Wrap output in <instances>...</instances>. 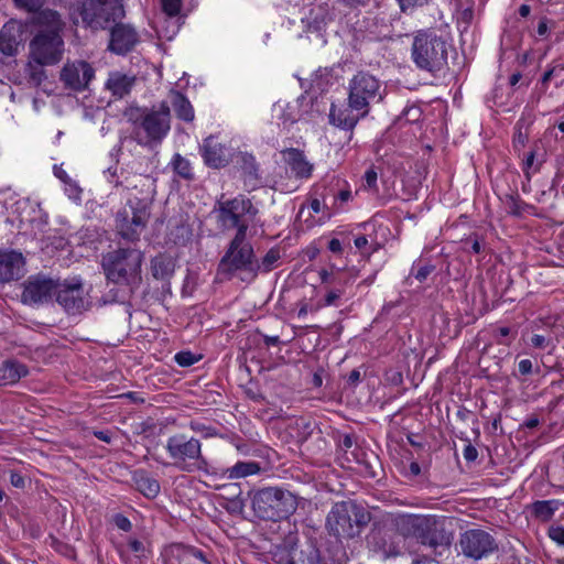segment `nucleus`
<instances>
[{
    "mask_svg": "<svg viewBox=\"0 0 564 564\" xmlns=\"http://www.w3.org/2000/svg\"><path fill=\"white\" fill-rule=\"evenodd\" d=\"M283 159L297 177L307 178L311 176L313 165L305 159L301 151L289 149L283 152Z\"/></svg>",
    "mask_w": 564,
    "mask_h": 564,
    "instance_id": "obj_21",
    "label": "nucleus"
},
{
    "mask_svg": "<svg viewBox=\"0 0 564 564\" xmlns=\"http://www.w3.org/2000/svg\"><path fill=\"white\" fill-rule=\"evenodd\" d=\"M163 11L170 17H176L182 9V0H161Z\"/></svg>",
    "mask_w": 564,
    "mask_h": 564,
    "instance_id": "obj_38",
    "label": "nucleus"
},
{
    "mask_svg": "<svg viewBox=\"0 0 564 564\" xmlns=\"http://www.w3.org/2000/svg\"><path fill=\"white\" fill-rule=\"evenodd\" d=\"M531 344L535 347V348H544L545 345H546V339L544 336L542 335H539V334H535L532 336L531 338Z\"/></svg>",
    "mask_w": 564,
    "mask_h": 564,
    "instance_id": "obj_53",
    "label": "nucleus"
},
{
    "mask_svg": "<svg viewBox=\"0 0 564 564\" xmlns=\"http://www.w3.org/2000/svg\"><path fill=\"white\" fill-rule=\"evenodd\" d=\"M528 141H529L528 128H524L523 123L521 121H519L516 124L513 139H512V148L519 156H521Z\"/></svg>",
    "mask_w": 564,
    "mask_h": 564,
    "instance_id": "obj_29",
    "label": "nucleus"
},
{
    "mask_svg": "<svg viewBox=\"0 0 564 564\" xmlns=\"http://www.w3.org/2000/svg\"><path fill=\"white\" fill-rule=\"evenodd\" d=\"M149 197L130 198L127 207L117 214V228L122 238L135 240L143 232L150 218Z\"/></svg>",
    "mask_w": 564,
    "mask_h": 564,
    "instance_id": "obj_11",
    "label": "nucleus"
},
{
    "mask_svg": "<svg viewBox=\"0 0 564 564\" xmlns=\"http://www.w3.org/2000/svg\"><path fill=\"white\" fill-rule=\"evenodd\" d=\"M123 15L119 0H87L72 12L75 24L83 23L90 29H105L110 21Z\"/></svg>",
    "mask_w": 564,
    "mask_h": 564,
    "instance_id": "obj_7",
    "label": "nucleus"
},
{
    "mask_svg": "<svg viewBox=\"0 0 564 564\" xmlns=\"http://www.w3.org/2000/svg\"><path fill=\"white\" fill-rule=\"evenodd\" d=\"M279 259V253L274 250H270L262 259V263L260 268L264 271H270L272 269L273 263H275Z\"/></svg>",
    "mask_w": 564,
    "mask_h": 564,
    "instance_id": "obj_44",
    "label": "nucleus"
},
{
    "mask_svg": "<svg viewBox=\"0 0 564 564\" xmlns=\"http://www.w3.org/2000/svg\"><path fill=\"white\" fill-rule=\"evenodd\" d=\"M26 373L28 370L24 365L17 361H7L0 367V386L13 384Z\"/></svg>",
    "mask_w": 564,
    "mask_h": 564,
    "instance_id": "obj_24",
    "label": "nucleus"
},
{
    "mask_svg": "<svg viewBox=\"0 0 564 564\" xmlns=\"http://www.w3.org/2000/svg\"><path fill=\"white\" fill-rule=\"evenodd\" d=\"M328 248L332 252H340L341 251V243L338 239H332L329 241Z\"/></svg>",
    "mask_w": 564,
    "mask_h": 564,
    "instance_id": "obj_59",
    "label": "nucleus"
},
{
    "mask_svg": "<svg viewBox=\"0 0 564 564\" xmlns=\"http://www.w3.org/2000/svg\"><path fill=\"white\" fill-rule=\"evenodd\" d=\"M364 117L365 116H361L360 112H356L349 107L347 109H343L332 105L329 110L330 123L346 130L354 129L358 121Z\"/></svg>",
    "mask_w": 564,
    "mask_h": 564,
    "instance_id": "obj_22",
    "label": "nucleus"
},
{
    "mask_svg": "<svg viewBox=\"0 0 564 564\" xmlns=\"http://www.w3.org/2000/svg\"><path fill=\"white\" fill-rule=\"evenodd\" d=\"M175 550L183 557L184 561L189 562L192 558H194V560H199L203 563H207L205 556L198 550L184 547V546H176Z\"/></svg>",
    "mask_w": 564,
    "mask_h": 564,
    "instance_id": "obj_34",
    "label": "nucleus"
},
{
    "mask_svg": "<svg viewBox=\"0 0 564 564\" xmlns=\"http://www.w3.org/2000/svg\"><path fill=\"white\" fill-rule=\"evenodd\" d=\"M138 42V34L133 28L117 24L111 31L109 48L117 54H124L133 48Z\"/></svg>",
    "mask_w": 564,
    "mask_h": 564,
    "instance_id": "obj_20",
    "label": "nucleus"
},
{
    "mask_svg": "<svg viewBox=\"0 0 564 564\" xmlns=\"http://www.w3.org/2000/svg\"><path fill=\"white\" fill-rule=\"evenodd\" d=\"M296 508L294 496L289 491L276 488H265L254 494L252 509L258 517L264 520H280L286 518Z\"/></svg>",
    "mask_w": 564,
    "mask_h": 564,
    "instance_id": "obj_9",
    "label": "nucleus"
},
{
    "mask_svg": "<svg viewBox=\"0 0 564 564\" xmlns=\"http://www.w3.org/2000/svg\"><path fill=\"white\" fill-rule=\"evenodd\" d=\"M24 258L14 250L0 249V282H11L24 275Z\"/></svg>",
    "mask_w": 564,
    "mask_h": 564,
    "instance_id": "obj_18",
    "label": "nucleus"
},
{
    "mask_svg": "<svg viewBox=\"0 0 564 564\" xmlns=\"http://www.w3.org/2000/svg\"><path fill=\"white\" fill-rule=\"evenodd\" d=\"M341 294L343 293L339 290L328 291L327 294L325 295V305H327V306L337 305V302L340 299Z\"/></svg>",
    "mask_w": 564,
    "mask_h": 564,
    "instance_id": "obj_46",
    "label": "nucleus"
},
{
    "mask_svg": "<svg viewBox=\"0 0 564 564\" xmlns=\"http://www.w3.org/2000/svg\"><path fill=\"white\" fill-rule=\"evenodd\" d=\"M53 172H54V175L61 180L63 183H66L68 182L69 180H72L67 172L61 166V165H54L53 167Z\"/></svg>",
    "mask_w": 564,
    "mask_h": 564,
    "instance_id": "obj_51",
    "label": "nucleus"
},
{
    "mask_svg": "<svg viewBox=\"0 0 564 564\" xmlns=\"http://www.w3.org/2000/svg\"><path fill=\"white\" fill-rule=\"evenodd\" d=\"M260 471V466L256 462H238L232 467L227 468L225 475L228 479H239L256 475Z\"/></svg>",
    "mask_w": 564,
    "mask_h": 564,
    "instance_id": "obj_26",
    "label": "nucleus"
},
{
    "mask_svg": "<svg viewBox=\"0 0 564 564\" xmlns=\"http://www.w3.org/2000/svg\"><path fill=\"white\" fill-rule=\"evenodd\" d=\"M10 482L15 488H23L25 486L24 477L14 471H12L10 475Z\"/></svg>",
    "mask_w": 564,
    "mask_h": 564,
    "instance_id": "obj_50",
    "label": "nucleus"
},
{
    "mask_svg": "<svg viewBox=\"0 0 564 564\" xmlns=\"http://www.w3.org/2000/svg\"><path fill=\"white\" fill-rule=\"evenodd\" d=\"M341 202H348L351 198V192L349 189H343L337 196Z\"/></svg>",
    "mask_w": 564,
    "mask_h": 564,
    "instance_id": "obj_60",
    "label": "nucleus"
},
{
    "mask_svg": "<svg viewBox=\"0 0 564 564\" xmlns=\"http://www.w3.org/2000/svg\"><path fill=\"white\" fill-rule=\"evenodd\" d=\"M286 564H318L317 557L314 553L304 554L300 552L299 554H294Z\"/></svg>",
    "mask_w": 564,
    "mask_h": 564,
    "instance_id": "obj_37",
    "label": "nucleus"
},
{
    "mask_svg": "<svg viewBox=\"0 0 564 564\" xmlns=\"http://www.w3.org/2000/svg\"><path fill=\"white\" fill-rule=\"evenodd\" d=\"M139 490L149 498H154L160 491V485L156 480L142 477L138 480Z\"/></svg>",
    "mask_w": 564,
    "mask_h": 564,
    "instance_id": "obj_33",
    "label": "nucleus"
},
{
    "mask_svg": "<svg viewBox=\"0 0 564 564\" xmlns=\"http://www.w3.org/2000/svg\"><path fill=\"white\" fill-rule=\"evenodd\" d=\"M557 508L558 502L556 500H541L532 506L534 516L543 521L550 520Z\"/></svg>",
    "mask_w": 564,
    "mask_h": 564,
    "instance_id": "obj_28",
    "label": "nucleus"
},
{
    "mask_svg": "<svg viewBox=\"0 0 564 564\" xmlns=\"http://www.w3.org/2000/svg\"><path fill=\"white\" fill-rule=\"evenodd\" d=\"M41 18L48 24V30L40 31L30 42V57L40 66L54 65L64 53V42L59 35L61 17L55 11L46 10Z\"/></svg>",
    "mask_w": 564,
    "mask_h": 564,
    "instance_id": "obj_3",
    "label": "nucleus"
},
{
    "mask_svg": "<svg viewBox=\"0 0 564 564\" xmlns=\"http://www.w3.org/2000/svg\"><path fill=\"white\" fill-rule=\"evenodd\" d=\"M246 236H235L228 251L219 263V269L228 274H237L241 281H252L260 270L253 259V250Z\"/></svg>",
    "mask_w": 564,
    "mask_h": 564,
    "instance_id": "obj_6",
    "label": "nucleus"
},
{
    "mask_svg": "<svg viewBox=\"0 0 564 564\" xmlns=\"http://www.w3.org/2000/svg\"><path fill=\"white\" fill-rule=\"evenodd\" d=\"M165 449L173 466L186 473L206 470L208 463L202 453V444L197 438L185 434H175L166 440Z\"/></svg>",
    "mask_w": 564,
    "mask_h": 564,
    "instance_id": "obj_5",
    "label": "nucleus"
},
{
    "mask_svg": "<svg viewBox=\"0 0 564 564\" xmlns=\"http://www.w3.org/2000/svg\"><path fill=\"white\" fill-rule=\"evenodd\" d=\"M539 143L534 142L528 153L522 152V171L529 178L532 172H536L539 166L534 164L538 154Z\"/></svg>",
    "mask_w": 564,
    "mask_h": 564,
    "instance_id": "obj_31",
    "label": "nucleus"
},
{
    "mask_svg": "<svg viewBox=\"0 0 564 564\" xmlns=\"http://www.w3.org/2000/svg\"><path fill=\"white\" fill-rule=\"evenodd\" d=\"M308 313V306L306 304H303L300 308H299V312H297V316L300 318H303L307 315Z\"/></svg>",
    "mask_w": 564,
    "mask_h": 564,
    "instance_id": "obj_62",
    "label": "nucleus"
},
{
    "mask_svg": "<svg viewBox=\"0 0 564 564\" xmlns=\"http://www.w3.org/2000/svg\"><path fill=\"white\" fill-rule=\"evenodd\" d=\"M169 98L177 118L187 122L194 120L195 115L193 106L183 94L172 90L169 95Z\"/></svg>",
    "mask_w": 564,
    "mask_h": 564,
    "instance_id": "obj_23",
    "label": "nucleus"
},
{
    "mask_svg": "<svg viewBox=\"0 0 564 564\" xmlns=\"http://www.w3.org/2000/svg\"><path fill=\"white\" fill-rule=\"evenodd\" d=\"M377 180H378V174H377L376 170L373 167H370L366 171V173L364 175V183H362L361 187L364 189L377 192L378 191Z\"/></svg>",
    "mask_w": 564,
    "mask_h": 564,
    "instance_id": "obj_35",
    "label": "nucleus"
},
{
    "mask_svg": "<svg viewBox=\"0 0 564 564\" xmlns=\"http://www.w3.org/2000/svg\"><path fill=\"white\" fill-rule=\"evenodd\" d=\"M463 455L467 462H474L477 458L478 453L471 444H467L464 448Z\"/></svg>",
    "mask_w": 564,
    "mask_h": 564,
    "instance_id": "obj_48",
    "label": "nucleus"
},
{
    "mask_svg": "<svg viewBox=\"0 0 564 564\" xmlns=\"http://www.w3.org/2000/svg\"><path fill=\"white\" fill-rule=\"evenodd\" d=\"M359 511L351 501L336 502L326 519L328 531L337 538H352L356 534L355 524L361 521Z\"/></svg>",
    "mask_w": 564,
    "mask_h": 564,
    "instance_id": "obj_13",
    "label": "nucleus"
},
{
    "mask_svg": "<svg viewBox=\"0 0 564 564\" xmlns=\"http://www.w3.org/2000/svg\"><path fill=\"white\" fill-rule=\"evenodd\" d=\"M412 58L421 69L440 70L446 64V43L433 33L419 32L412 44Z\"/></svg>",
    "mask_w": 564,
    "mask_h": 564,
    "instance_id": "obj_10",
    "label": "nucleus"
},
{
    "mask_svg": "<svg viewBox=\"0 0 564 564\" xmlns=\"http://www.w3.org/2000/svg\"><path fill=\"white\" fill-rule=\"evenodd\" d=\"M142 260L140 250L118 249L104 256L102 269L109 281L127 285L132 293L141 283Z\"/></svg>",
    "mask_w": 564,
    "mask_h": 564,
    "instance_id": "obj_4",
    "label": "nucleus"
},
{
    "mask_svg": "<svg viewBox=\"0 0 564 564\" xmlns=\"http://www.w3.org/2000/svg\"><path fill=\"white\" fill-rule=\"evenodd\" d=\"M355 247L358 249H364L368 245V239L366 236H358L354 240Z\"/></svg>",
    "mask_w": 564,
    "mask_h": 564,
    "instance_id": "obj_57",
    "label": "nucleus"
},
{
    "mask_svg": "<svg viewBox=\"0 0 564 564\" xmlns=\"http://www.w3.org/2000/svg\"><path fill=\"white\" fill-rule=\"evenodd\" d=\"M410 470L413 475H419L421 471V468L417 463H411Z\"/></svg>",
    "mask_w": 564,
    "mask_h": 564,
    "instance_id": "obj_63",
    "label": "nucleus"
},
{
    "mask_svg": "<svg viewBox=\"0 0 564 564\" xmlns=\"http://www.w3.org/2000/svg\"><path fill=\"white\" fill-rule=\"evenodd\" d=\"M58 282L45 276H31L24 284L22 301L25 304H43L56 294Z\"/></svg>",
    "mask_w": 564,
    "mask_h": 564,
    "instance_id": "obj_17",
    "label": "nucleus"
},
{
    "mask_svg": "<svg viewBox=\"0 0 564 564\" xmlns=\"http://www.w3.org/2000/svg\"><path fill=\"white\" fill-rule=\"evenodd\" d=\"M395 532L389 534V543L384 540L383 552L387 556L401 554L405 539L413 538L421 544L436 550L448 549L453 541V532L444 517L434 514H400L394 518Z\"/></svg>",
    "mask_w": 564,
    "mask_h": 564,
    "instance_id": "obj_1",
    "label": "nucleus"
},
{
    "mask_svg": "<svg viewBox=\"0 0 564 564\" xmlns=\"http://www.w3.org/2000/svg\"><path fill=\"white\" fill-rule=\"evenodd\" d=\"M191 430L200 434L205 438L215 437L217 435V432L214 427L207 426L200 422L192 421Z\"/></svg>",
    "mask_w": 564,
    "mask_h": 564,
    "instance_id": "obj_36",
    "label": "nucleus"
},
{
    "mask_svg": "<svg viewBox=\"0 0 564 564\" xmlns=\"http://www.w3.org/2000/svg\"><path fill=\"white\" fill-rule=\"evenodd\" d=\"M384 97L380 80L368 72H358L348 84V106L351 110L367 116L370 105Z\"/></svg>",
    "mask_w": 564,
    "mask_h": 564,
    "instance_id": "obj_8",
    "label": "nucleus"
},
{
    "mask_svg": "<svg viewBox=\"0 0 564 564\" xmlns=\"http://www.w3.org/2000/svg\"><path fill=\"white\" fill-rule=\"evenodd\" d=\"M553 72H554L553 69H550V70H547V72H545V73H544V75H543V77H542V83H543V84H546L547 82H550V80H551L552 75H553Z\"/></svg>",
    "mask_w": 564,
    "mask_h": 564,
    "instance_id": "obj_64",
    "label": "nucleus"
},
{
    "mask_svg": "<svg viewBox=\"0 0 564 564\" xmlns=\"http://www.w3.org/2000/svg\"><path fill=\"white\" fill-rule=\"evenodd\" d=\"M133 78L121 73L110 74L107 80V88L112 93L113 96L122 98L128 95L132 88Z\"/></svg>",
    "mask_w": 564,
    "mask_h": 564,
    "instance_id": "obj_25",
    "label": "nucleus"
},
{
    "mask_svg": "<svg viewBox=\"0 0 564 564\" xmlns=\"http://www.w3.org/2000/svg\"><path fill=\"white\" fill-rule=\"evenodd\" d=\"M433 265H422L420 267L416 272L414 273V276L417 281L423 282L426 280V278L431 274L433 271Z\"/></svg>",
    "mask_w": 564,
    "mask_h": 564,
    "instance_id": "obj_47",
    "label": "nucleus"
},
{
    "mask_svg": "<svg viewBox=\"0 0 564 564\" xmlns=\"http://www.w3.org/2000/svg\"><path fill=\"white\" fill-rule=\"evenodd\" d=\"M263 341L267 346H275L280 343V338H279V336L264 335Z\"/></svg>",
    "mask_w": 564,
    "mask_h": 564,
    "instance_id": "obj_58",
    "label": "nucleus"
},
{
    "mask_svg": "<svg viewBox=\"0 0 564 564\" xmlns=\"http://www.w3.org/2000/svg\"><path fill=\"white\" fill-rule=\"evenodd\" d=\"M325 205L318 199V198H314L312 199L311 204H310V208L315 213V214H319L323 212Z\"/></svg>",
    "mask_w": 564,
    "mask_h": 564,
    "instance_id": "obj_54",
    "label": "nucleus"
},
{
    "mask_svg": "<svg viewBox=\"0 0 564 564\" xmlns=\"http://www.w3.org/2000/svg\"><path fill=\"white\" fill-rule=\"evenodd\" d=\"M429 0H398L402 10H405L409 7L413 6H422L426 3Z\"/></svg>",
    "mask_w": 564,
    "mask_h": 564,
    "instance_id": "obj_52",
    "label": "nucleus"
},
{
    "mask_svg": "<svg viewBox=\"0 0 564 564\" xmlns=\"http://www.w3.org/2000/svg\"><path fill=\"white\" fill-rule=\"evenodd\" d=\"M241 159L246 163V169L249 170V173H252L254 171V158L252 155L242 154Z\"/></svg>",
    "mask_w": 564,
    "mask_h": 564,
    "instance_id": "obj_55",
    "label": "nucleus"
},
{
    "mask_svg": "<svg viewBox=\"0 0 564 564\" xmlns=\"http://www.w3.org/2000/svg\"><path fill=\"white\" fill-rule=\"evenodd\" d=\"M128 550L132 552L137 557H144L147 554V547L143 542L137 539H129Z\"/></svg>",
    "mask_w": 564,
    "mask_h": 564,
    "instance_id": "obj_39",
    "label": "nucleus"
},
{
    "mask_svg": "<svg viewBox=\"0 0 564 564\" xmlns=\"http://www.w3.org/2000/svg\"><path fill=\"white\" fill-rule=\"evenodd\" d=\"M462 553L473 560H481L494 553L498 545L494 536L485 530L470 529L460 534Z\"/></svg>",
    "mask_w": 564,
    "mask_h": 564,
    "instance_id": "obj_14",
    "label": "nucleus"
},
{
    "mask_svg": "<svg viewBox=\"0 0 564 564\" xmlns=\"http://www.w3.org/2000/svg\"><path fill=\"white\" fill-rule=\"evenodd\" d=\"M151 270L155 279H165L174 271V264L170 257L161 254L152 260Z\"/></svg>",
    "mask_w": 564,
    "mask_h": 564,
    "instance_id": "obj_27",
    "label": "nucleus"
},
{
    "mask_svg": "<svg viewBox=\"0 0 564 564\" xmlns=\"http://www.w3.org/2000/svg\"><path fill=\"white\" fill-rule=\"evenodd\" d=\"M172 163H173L174 171L180 176L187 178V180L193 177L192 166L187 159L183 158L180 154H175Z\"/></svg>",
    "mask_w": 564,
    "mask_h": 564,
    "instance_id": "obj_32",
    "label": "nucleus"
},
{
    "mask_svg": "<svg viewBox=\"0 0 564 564\" xmlns=\"http://www.w3.org/2000/svg\"><path fill=\"white\" fill-rule=\"evenodd\" d=\"M218 221L225 229L237 228L236 236H246L250 221L257 214L250 199L237 196L219 204Z\"/></svg>",
    "mask_w": 564,
    "mask_h": 564,
    "instance_id": "obj_12",
    "label": "nucleus"
},
{
    "mask_svg": "<svg viewBox=\"0 0 564 564\" xmlns=\"http://www.w3.org/2000/svg\"><path fill=\"white\" fill-rule=\"evenodd\" d=\"M126 116L133 124L135 140L141 145L161 143L171 129V111L166 101L152 109L130 108Z\"/></svg>",
    "mask_w": 564,
    "mask_h": 564,
    "instance_id": "obj_2",
    "label": "nucleus"
},
{
    "mask_svg": "<svg viewBox=\"0 0 564 564\" xmlns=\"http://www.w3.org/2000/svg\"><path fill=\"white\" fill-rule=\"evenodd\" d=\"M95 76V70L89 63L85 61L67 62L61 70V82L72 90H83Z\"/></svg>",
    "mask_w": 564,
    "mask_h": 564,
    "instance_id": "obj_16",
    "label": "nucleus"
},
{
    "mask_svg": "<svg viewBox=\"0 0 564 564\" xmlns=\"http://www.w3.org/2000/svg\"><path fill=\"white\" fill-rule=\"evenodd\" d=\"M18 44L17 39L11 35L7 26H4L0 32V52L3 55L12 56L17 53Z\"/></svg>",
    "mask_w": 564,
    "mask_h": 564,
    "instance_id": "obj_30",
    "label": "nucleus"
},
{
    "mask_svg": "<svg viewBox=\"0 0 564 564\" xmlns=\"http://www.w3.org/2000/svg\"><path fill=\"white\" fill-rule=\"evenodd\" d=\"M549 31V26H547V20L546 19H542L539 24H538V34L540 36H544Z\"/></svg>",
    "mask_w": 564,
    "mask_h": 564,
    "instance_id": "obj_56",
    "label": "nucleus"
},
{
    "mask_svg": "<svg viewBox=\"0 0 564 564\" xmlns=\"http://www.w3.org/2000/svg\"><path fill=\"white\" fill-rule=\"evenodd\" d=\"M64 185H65L64 191L70 199H74V200L80 199L82 189L77 185L76 182H74L73 180H69L68 182L64 183Z\"/></svg>",
    "mask_w": 564,
    "mask_h": 564,
    "instance_id": "obj_42",
    "label": "nucleus"
},
{
    "mask_svg": "<svg viewBox=\"0 0 564 564\" xmlns=\"http://www.w3.org/2000/svg\"><path fill=\"white\" fill-rule=\"evenodd\" d=\"M549 536L558 545H564V527L552 525L549 529Z\"/></svg>",
    "mask_w": 564,
    "mask_h": 564,
    "instance_id": "obj_43",
    "label": "nucleus"
},
{
    "mask_svg": "<svg viewBox=\"0 0 564 564\" xmlns=\"http://www.w3.org/2000/svg\"><path fill=\"white\" fill-rule=\"evenodd\" d=\"M530 7L528 4H522L520 8H519V13L521 17L525 18L530 14Z\"/></svg>",
    "mask_w": 564,
    "mask_h": 564,
    "instance_id": "obj_61",
    "label": "nucleus"
},
{
    "mask_svg": "<svg viewBox=\"0 0 564 564\" xmlns=\"http://www.w3.org/2000/svg\"><path fill=\"white\" fill-rule=\"evenodd\" d=\"M55 296L57 303L69 314H79L89 307L87 292L82 280L77 278L58 282Z\"/></svg>",
    "mask_w": 564,
    "mask_h": 564,
    "instance_id": "obj_15",
    "label": "nucleus"
},
{
    "mask_svg": "<svg viewBox=\"0 0 564 564\" xmlns=\"http://www.w3.org/2000/svg\"><path fill=\"white\" fill-rule=\"evenodd\" d=\"M518 369L521 375H529L532 372L533 365L530 359H522L518 364Z\"/></svg>",
    "mask_w": 564,
    "mask_h": 564,
    "instance_id": "obj_49",
    "label": "nucleus"
},
{
    "mask_svg": "<svg viewBox=\"0 0 564 564\" xmlns=\"http://www.w3.org/2000/svg\"><path fill=\"white\" fill-rule=\"evenodd\" d=\"M113 522L118 529L126 531V532L130 531L132 528L131 521L122 514H116L113 517Z\"/></svg>",
    "mask_w": 564,
    "mask_h": 564,
    "instance_id": "obj_45",
    "label": "nucleus"
},
{
    "mask_svg": "<svg viewBox=\"0 0 564 564\" xmlns=\"http://www.w3.org/2000/svg\"><path fill=\"white\" fill-rule=\"evenodd\" d=\"M202 155L204 162L214 169H219L229 163V151L218 142L214 137H208L202 145Z\"/></svg>",
    "mask_w": 564,
    "mask_h": 564,
    "instance_id": "obj_19",
    "label": "nucleus"
},
{
    "mask_svg": "<svg viewBox=\"0 0 564 564\" xmlns=\"http://www.w3.org/2000/svg\"><path fill=\"white\" fill-rule=\"evenodd\" d=\"M198 359L189 351H181L175 355V361L181 367H188L194 365Z\"/></svg>",
    "mask_w": 564,
    "mask_h": 564,
    "instance_id": "obj_41",
    "label": "nucleus"
},
{
    "mask_svg": "<svg viewBox=\"0 0 564 564\" xmlns=\"http://www.w3.org/2000/svg\"><path fill=\"white\" fill-rule=\"evenodd\" d=\"M15 6L26 11H37L45 0H13Z\"/></svg>",
    "mask_w": 564,
    "mask_h": 564,
    "instance_id": "obj_40",
    "label": "nucleus"
}]
</instances>
